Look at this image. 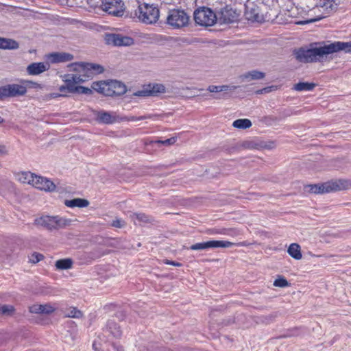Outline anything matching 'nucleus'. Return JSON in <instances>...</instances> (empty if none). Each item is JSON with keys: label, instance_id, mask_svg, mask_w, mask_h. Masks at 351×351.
<instances>
[{"label": "nucleus", "instance_id": "nucleus-1", "mask_svg": "<svg viewBox=\"0 0 351 351\" xmlns=\"http://www.w3.org/2000/svg\"><path fill=\"white\" fill-rule=\"evenodd\" d=\"M71 70L74 73L64 74L62 76L63 82L66 85L59 87L61 93L65 94V91L73 93L69 88L70 86L74 87V85L84 83L92 78L94 75L101 73L104 71L103 67L97 64L93 63H74L69 65Z\"/></svg>", "mask_w": 351, "mask_h": 351}, {"label": "nucleus", "instance_id": "nucleus-2", "mask_svg": "<svg viewBox=\"0 0 351 351\" xmlns=\"http://www.w3.org/2000/svg\"><path fill=\"white\" fill-rule=\"evenodd\" d=\"M343 51L351 53V41H335L323 46L311 49L300 48L294 51V55L298 61L307 63L313 62L322 58L324 56Z\"/></svg>", "mask_w": 351, "mask_h": 351}, {"label": "nucleus", "instance_id": "nucleus-3", "mask_svg": "<svg viewBox=\"0 0 351 351\" xmlns=\"http://www.w3.org/2000/svg\"><path fill=\"white\" fill-rule=\"evenodd\" d=\"M32 84L34 88H40V84L32 81L23 80L21 84H11L0 87V101L6 97L23 96L27 93V86Z\"/></svg>", "mask_w": 351, "mask_h": 351}, {"label": "nucleus", "instance_id": "nucleus-4", "mask_svg": "<svg viewBox=\"0 0 351 351\" xmlns=\"http://www.w3.org/2000/svg\"><path fill=\"white\" fill-rule=\"evenodd\" d=\"M350 186L346 180H330L319 184L308 186L309 192L315 194H323L347 189Z\"/></svg>", "mask_w": 351, "mask_h": 351}, {"label": "nucleus", "instance_id": "nucleus-5", "mask_svg": "<svg viewBox=\"0 0 351 351\" xmlns=\"http://www.w3.org/2000/svg\"><path fill=\"white\" fill-rule=\"evenodd\" d=\"M135 16L144 23L153 24L158 21L160 12L153 4L143 3L139 4L135 10Z\"/></svg>", "mask_w": 351, "mask_h": 351}, {"label": "nucleus", "instance_id": "nucleus-6", "mask_svg": "<svg viewBox=\"0 0 351 351\" xmlns=\"http://www.w3.org/2000/svg\"><path fill=\"white\" fill-rule=\"evenodd\" d=\"M71 220L57 216H43L35 219V223L47 230H58L71 224Z\"/></svg>", "mask_w": 351, "mask_h": 351}, {"label": "nucleus", "instance_id": "nucleus-7", "mask_svg": "<svg viewBox=\"0 0 351 351\" xmlns=\"http://www.w3.org/2000/svg\"><path fill=\"white\" fill-rule=\"evenodd\" d=\"M195 22L202 26H212L218 22L217 12H214L210 8L200 7L195 10Z\"/></svg>", "mask_w": 351, "mask_h": 351}, {"label": "nucleus", "instance_id": "nucleus-8", "mask_svg": "<svg viewBox=\"0 0 351 351\" xmlns=\"http://www.w3.org/2000/svg\"><path fill=\"white\" fill-rule=\"evenodd\" d=\"M189 16L183 10L173 9L169 11L167 23L174 28H181L188 25Z\"/></svg>", "mask_w": 351, "mask_h": 351}, {"label": "nucleus", "instance_id": "nucleus-9", "mask_svg": "<svg viewBox=\"0 0 351 351\" xmlns=\"http://www.w3.org/2000/svg\"><path fill=\"white\" fill-rule=\"evenodd\" d=\"M218 23L220 25L230 24L239 20V13L233 10L230 5H226L223 8L217 11Z\"/></svg>", "mask_w": 351, "mask_h": 351}, {"label": "nucleus", "instance_id": "nucleus-10", "mask_svg": "<svg viewBox=\"0 0 351 351\" xmlns=\"http://www.w3.org/2000/svg\"><path fill=\"white\" fill-rule=\"evenodd\" d=\"M307 7L314 9L321 8L326 14L334 12L340 4V0H307Z\"/></svg>", "mask_w": 351, "mask_h": 351}, {"label": "nucleus", "instance_id": "nucleus-11", "mask_svg": "<svg viewBox=\"0 0 351 351\" xmlns=\"http://www.w3.org/2000/svg\"><path fill=\"white\" fill-rule=\"evenodd\" d=\"M101 8L109 14L121 16L124 12V3L121 0H103Z\"/></svg>", "mask_w": 351, "mask_h": 351}, {"label": "nucleus", "instance_id": "nucleus-12", "mask_svg": "<svg viewBox=\"0 0 351 351\" xmlns=\"http://www.w3.org/2000/svg\"><path fill=\"white\" fill-rule=\"evenodd\" d=\"M104 39L107 45L116 47H127L134 44L132 37L120 34H106Z\"/></svg>", "mask_w": 351, "mask_h": 351}, {"label": "nucleus", "instance_id": "nucleus-13", "mask_svg": "<svg viewBox=\"0 0 351 351\" xmlns=\"http://www.w3.org/2000/svg\"><path fill=\"white\" fill-rule=\"evenodd\" d=\"M235 245V243L228 241H208L202 243H197L191 245L189 249L191 250H204L209 248L223 247L228 248Z\"/></svg>", "mask_w": 351, "mask_h": 351}, {"label": "nucleus", "instance_id": "nucleus-14", "mask_svg": "<svg viewBox=\"0 0 351 351\" xmlns=\"http://www.w3.org/2000/svg\"><path fill=\"white\" fill-rule=\"evenodd\" d=\"M165 92V87L164 85L160 84H154L144 86L141 90L134 93L133 95L137 97H148Z\"/></svg>", "mask_w": 351, "mask_h": 351}, {"label": "nucleus", "instance_id": "nucleus-15", "mask_svg": "<svg viewBox=\"0 0 351 351\" xmlns=\"http://www.w3.org/2000/svg\"><path fill=\"white\" fill-rule=\"evenodd\" d=\"M32 185L40 190L45 191H53L56 189V185L52 181L38 176H35Z\"/></svg>", "mask_w": 351, "mask_h": 351}, {"label": "nucleus", "instance_id": "nucleus-16", "mask_svg": "<svg viewBox=\"0 0 351 351\" xmlns=\"http://www.w3.org/2000/svg\"><path fill=\"white\" fill-rule=\"evenodd\" d=\"M73 58V55L66 52H55L48 56V60L52 64L70 62Z\"/></svg>", "mask_w": 351, "mask_h": 351}, {"label": "nucleus", "instance_id": "nucleus-17", "mask_svg": "<svg viewBox=\"0 0 351 351\" xmlns=\"http://www.w3.org/2000/svg\"><path fill=\"white\" fill-rule=\"evenodd\" d=\"M49 69V64L45 62H34L27 67V72L30 75H38Z\"/></svg>", "mask_w": 351, "mask_h": 351}, {"label": "nucleus", "instance_id": "nucleus-18", "mask_svg": "<svg viewBox=\"0 0 351 351\" xmlns=\"http://www.w3.org/2000/svg\"><path fill=\"white\" fill-rule=\"evenodd\" d=\"M56 308L50 304H34L29 306V310L32 313L49 315L55 311Z\"/></svg>", "mask_w": 351, "mask_h": 351}, {"label": "nucleus", "instance_id": "nucleus-19", "mask_svg": "<svg viewBox=\"0 0 351 351\" xmlns=\"http://www.w3.org/2000/svg\"><path fill=\"white\" fill-rule=\"evenodd\" d=\"M245 15L249 21L259 22L262 20V16L259 14L258 8L254 5L252 7L246 5Z\"/></svg>", "mask_w": 351, "mask_h": 351}, {"label": "nucleus", "instance_id": "nucleus-20", "mask_svg": "<svg viewBox=\"0 0 351 351\" xmlns=\"http://www.w3.org/2000/svg\"><path fill=\"white\" fill-rule=\"evenodd\" d=\"M97 120L101 123L112 124L116 122L117 119L116 117L110 112L100 111L97 114Z\"/></svg>", "mask_w": 351, "mask_h": 351}, {"label": "nucleus", "instance_id": "nucleus-21", "mask_svg": "<svg viewBox=\"0 0 351 351\" xmlns=\"http://www.w3.org/2000/svg\"><path fill=\"white\" fill-rule=\"evenodd\" d=\"M19 47V43L11 38L0 37V49H16Z\"/></svg>", "mask_w": 351, "mask_h": 351}, {"label": "nucleus", "instance_id": "nucleus-22", "mask_svg": "<svg viewBox=\"0 0 351 351\" xmlns=\"http://www.w3.org/2000/svg\"><path fill=\"white\" fill-rule=\"evenodd\" d=\"M64 204L67 207L70 208H84L89 205V202L85 199L75 198L70 200H65Z\"/></svg>", "mask_w": 351, "mask_h": 351}, {"label": "nucleus", "instance_id": "nucleus-23", "mask_svg": "<svg viewBox=\"0 0 351 351\" xmlns=\"http://www.w3.org/2000/svg\"><path fill=\"white\" fill-rule=\"evenodd\" d=\"M287 252L295 260H300L302 257L300 246L298 243H291L287 250Z\"/></svg>", "mask_w": 351, "mask_h": 351}, {"label": "nucleus", "instance_id": "nucleus-24", "mask_svg": "<svg viewBox=\"0 0 351 351\" xmlns=\"http://www.w3.org/2000/svg\"><path fill=\"white\" fill-rule=\"evenodd\" d=\"M110 86L112 88V95H121L126 92L125 85L121 82H112Z\"/></svg>", "mask_w": 351, "mask_h": 351}, {"label": "nucleus", "instance_id": "nucleus-25", "mask_svg": "<svg viewBox=\"0 0 351 351\" xmlns=\"http://www.w3.org/2000/svg\"><path fill=\"white\" fill-rule=\"evenodd\" d=\"M130 218L134 223H149L151 221V217L144 213H132Z\"/></svg>", "mask_w": 351, "mask_h": 351}, {"label": "nucleus", "instance_id": "nucleus-26", "mask_svg": "<svg viewBox=\"0 0 351 351\" xmlns=\"http://www.w3.org/2000/svg\"><path fill=\"white\" fill-rule=\"evenodd\" d=\"M241 77L243 79H246V80L249 79L250 80H257L263 79L265 77V73L261 71L253 70V71H249L247 73H245Z\"/></svg>", "mask_w": 351, "mask_h": 351}, {"label": "nucleus", "instance_id": "nucleus-27", "mask_svg": "<svg viewBox=\"0 0 351 351\" xmlns=\"http://www.w3.org/2000/svg\"><path fill=\"white\" fill-rule=\"evenodd\" d=\"M35 176L36 175L30 172H21L18 174V180L21 182L27 183L32 185Z\"/></svg>", "mask_w": 351, "mask_h": 351}, {"label": "nucleus", "instance_id": "nucleus-28", "mask_svg": "<svg viewBox=\"0 0 351 351\" xmlns=\"http://www.w3.org/2000/svg\"><path fill=\"white\" fill-rule=\"evenodd\" d=\"M237 86H230L228 85H222V86H215L210 85L208 87L207 90L210 93H219L223 91H227L229 90H235L237 89Z\"/></svg>", "mask_w": 351, "mask_h": 351}, {"label": "nucleus", "instance_id": "nucleus-29", "mask_svg": "<svg viewBox=\"0 0 351 351\" xmlns=\"http://www.w3.org/2000/svg\"><path fill=\"white\" fill-rule=\"evenodd\" d=\"M315 87V84L309 82H299L294 85V90L297 91H310Z\"/></svg>", "mask_w": 351, "mask_h": 351}, {"label": "nucleus", "instance_id": "nucleus-30", "mask_svg": "<svg viewBox=\"0 0 351 351\" xmlns=\"http://www.w3.org/2000/svg\"><path fill=\"white\" fill-rule=\"evenodd\" d=\"M232 125L234 128H239V129H247L252 126V122L250 119H239L235 120Z\"/></svg>", "mask_w": 351, "mask_h": 351}, {"label": "nucleus", "instance_id": "nucleus-31", "mask_svg": "<svg viewBox=\"0 0 351 351\" xmlns=\"http://www.w3.org/2000/svg\"><path fill=\"white\" fill-rule=\"evenodd\" d=\"M73 261L70 258L60 259L56 262V267L58 269H68L72 267Z\"/></svg>", "mask_w": 351, "mask_h": 351}, {"label": "nucleus", "instance_id": "nucleus-32", "mask_svg": "<svg viewBox=\"0 0 351 351\" xmlns=\"http://www.w3.org/2000/svg\"><path fill=\"white\" fill-rule=\"evenodd\" d=\"M64 316L72 318H80L82 317V313L75 307H69L64 311Z\"/></svg>", "mask_w": 351, "mask_h": 351}, {"label": "nucleus", "instance_id": "nucleus-33", "mask_svg": "<svg viewBox=\"0 0 351 351\" xmlns=\"http://www.w3.org/2000/svg\"><path fill=\"white\" fill-rule=\"evenodd\" d=\"M69 88L71 90L73 91V93H78L85 95H90L93 93L92 88H89L82 86H77L75 85H74V87L70 86Z\"/></svg>", "mask_w": 351, "mask_h": 351}, {"label": "nucleus", "instance_id": "nucleus-34", "mask_svg": "<svg viewBox=\"0 0 351 351\" xmlns=\"http://www.w3.org/2000/svg\"><path fill=\"white\" fill-rule=\"evenodd\" d=\"M107 84L104 82H94L92 83L91 88L100 93H105V89Z\"/></svg>", "mask_w": 351, "mask_h": 351}, {"label": "nucleus", "instance_id": "nucleus-35", "mask_svg": "<svg viewBox=\"0 0 351 351\" xmlns=\"http://www.w3.org/2000/svg\"><path fill=\"white\" fill-rule=\"evenodd\" d=\"M109 329L110 333L115 337H120L121 335V331L120 328L114 323L109 324Z\"/></svg>", "mask_w": 351, "mask_h": 351}, {"label": "nucleus", "instance_id": "nucleus-36", "mask_svg": "<svg viewBox=\"0 0 351 351\" xmlns=\"http://www.w3.org/2000/svg\"><path fill=\"white\" fill-rule=\"evenodd\" d=\"M176 140H177L176 137H171L170 138H167L164 141H162V140L156 141H154V143L158 144V145H162L165 146H169V145H173L176 142Z\"/></svg>", "mask_w": 351, "mask_h": 351}, {"label": "nucleus", "instance_id": "nucleus-37", "mask_svg": "<svg viewBox=\"0 0 351 351\" xmlns=\"http://www.w3.org/2000/svg\"><path fill=\"white\" fill-rule=\"evenodd\" d=\"M274 285L278 287H286L289 286V283L285 278L280 277L275 280Z\"/></svg>", "mask_w": 351, "mask_h": 351}, {"label": "nucleus", "instance_id": "nucleus-38", "mask_svg": "<svg viewBox=\"0 0 351 351\" xmlns=\"http://www.w3.org/2000/svg\"><path fill=\"white\" fill-rule=\"evenodd\" d=\"M154 117H156V115L147 114V115L140 116V117L131 116V117L125 118V119L128 121H141V120H144V119H152Z\"/></svg>", "mask_w": 351, "mask_h": 351}, {"label": "nucleus", "instance_id": "nucleus-39", "mask_svg": "<svg viewBox=\"0 0 351 351\" xmlns=\"http://www.w3.org/2000/svg\"><path fill=\"white\" fill-rule=\"evenodd\" d=\"M14 311L12 305H3L0 307V314L2 315H11Z\"/></svg>", "mask_w": 351, "mask_h": 351}, {"label": "nucleus", "instance_id": "nucleus-40", "mask_svg": "<svg viewBox=\"0 0 351 351\" xmlns=\"http://www.w3.org/2000/svg\"><path fill=\"white\" fill-rule=\"evenodd\" d=\"M44 258L43 255L34 252L29 257V261L32 263H37Z\"/></svg>", "mask_w": 351, "mask_h": 351}, {"label": "nucleus", "instance_id": "nucleus-41", "mask_svg": "<svg viewBox=\"0 0 351 351\" xmlns=\"http://www.w3.org/2000/svg\"><path fill=\"white\" fill-rule=\"evenodd\" d=\"M111 225L113 227L120 228L125 226V222H124V221H123L121 219H117L112 221Z\"/></svg>", "mask_w": 351, "mask_h": 351}, {"label": "nucleus", "instance_id": "nucleus-42", "mask_svg": "<svg viewBox=\"0 0 351 351\" xmlns=\"http://www.w3.org/2000/svg\"><path fill=\"white\" fill-rule=\"evenodd\" d=\"M60 97H66V95L64 94V93H50V94L46 95V99H55V98H58Z\"/></svg>", "mask_w": 351, "mask_h": 351}, {"label": "nucleus", "instance_id": "nucleus-43", "mask_svg": "<svg viewBox=\"0 0 351 351\" xmlns=\"http://www.w3.org/2000/svg\"><path fill=\"white\" fill-rule=\"evenodd\" d=\"M164 263L167 265H171L176 266V267L182 266V264L180 263L172 261H169V260H165Z\"/></svg>", "mask_w": 351, "mask_h": 351}, {"label": "nucleus", "instance_id": "nucleus-44", "mask_svg": "<svg viewBox=\"0 0 351 351\" xmlns=\"http://www.w3.org/2000/svg\"><path fill=\"white\" fill-rule=\"evenodd\" d=\"M3 146L0 145V154H3Z\"/></svg>", "mask_w": 351, "mask_h": 351}, {"label": "nucleus", "instance_id": "nucleus-45", "mask_svg": "<svg viewBox=\"0 0 351 351\" xmlns=\"http://www.w3.org/2000/svg\"><path fill=\"white\" fill-rule=\"evenodd\" d=\"M4 122V119L0 117V123H3Z\"/></svg>", "mask_w": 351, "mask_h": 351}, {"label": "nucleus", "instance_id": "nucleus-46", "mask_svg": "<svg viewBox=\"0 0 351 351\" xmlns=\"http://www.w3.org/2000/svg\"><path fill=\"white\" fill-rule=\"evenodd\" d=\"M118 351H123V349L122 347H121L120 348H118Z\"/></svg>", "mask_w": 351, "mask_h": 351}, {"label": "nucleus", "instance_id": "nucleus-47", "mask_svg": "<svg viewBox=\"0 0 351 351\" xmlns=\"http://www.w3.org/2000/svg\"><path fill=\"white\" fill-rule=\"evenodd\" d=\"M215 99H221L222 97H215Z\"/></svg>", "mask_w": 351, "mask_h": 351}, {"label": "nucleus", "instance_id": "nucleus-48", "mask_svg": "<svg viewBox=\"0 0 351 351\" xmlns=\"http://www.w3.org/2000/svg\"><path fill=\"white\" fill-rule=\"evenodd\" d=\"M324 17V16H319L318 19H322Z\"/></svg>", "mask_w": 351, "mask_h": 351}, {"label": "nucleus", "instance_id": "nucleus-49", "mask_svg": "<svg viewBox=\"0 0 351 351\" xmlns=\"http://www.w3.org/2000/svg\"><path fill=\"white\" fill-rule=\"evenodd\" d=\"M267 88H264L263 90H261V92L262 93L263 90H266Z\"/></svg>", "mask_w": 351, "mask_h": 351}]
</instances>
